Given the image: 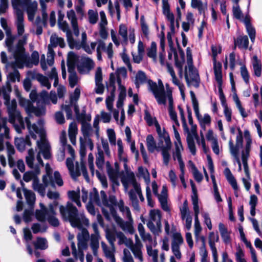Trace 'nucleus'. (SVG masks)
I'll return each instance as SVG.
<instances>
[{"label":"nucleus","instance_id":"obj_1","mask_svg":"<svg viewBox=\"0 0 262 262\" xmlns=\"http://www.w3.org/2000/svg\"><path fill=\"white\" fill-rule=\"evenodd\" d=\"M25 121L32 138L36 139V134H38L40 137V140L36 142L37 146L39 149L36 156L37 163L34 164L33 162L35 159L33 149L28 150V156L26 157V162L28 166L37 170L40 167L43 166V161L40 156L41 154H42L45 159H48L50 158L51 147L45 137V130L43 127L44 121L42 119H39L36 124H31L29 119L26 118Z\"/></svg>","mask_w":262,"mask_h":262},{"label":"nucleus","instance_id":"obj_2","mask_svg":"<svg viewBox=\"0 0 262 262\" xmlns=\"http://www.w3.org/2000/svg\"><path fill=\"white\" fill-rule=\"evenodd\" d=\"M59 211L62 220L70 222L73 227L81 229L82 225H89V220L84 212L82 211L78 213L77 208L71 202H67L65 206H59Z\"/></svg>","mask_w":262,"mask_h":262},{"label":"nucleus","instance_id":"obj_3","mask_svg":"<svg viewBox=\"0 0 262 262\" xmlns=\"http://www.w3.org/2000/svg\"><path fill=\"white\" fill-rule=\"evenodd\" d=\"M135 83L137 88L147 83L148 89L152 93L158 103H164L165 90L161 81H159L158 85L156 82L149 79L144 72L139 71L136 74Z\"/></svg>","mask_w":262,"mask_h":262},{"label":"nucleus","instance_id":"obj_4","mask_svg":"<svg viewBox=\"0 0 262 262\" xmlns=\"http://www.w3.org/2000/svg\"><path fill=\"white\" fill-rule=\"evenodd\" d=\"M156 131L158 135V148L161 151L163 163L168 165L170 159L169 150L171 148L170 137L164 128H161L160 124H157Z\"/></svg>","mask_w":262,"mask_h":262},{"label":"nucleus","instance_id":"obj_5","mask_svg":"<svg viewBox=\"0 0 262 262\" xmlns=\"http://www.w3.org/2000/svg\"><path fill=\"white\" fill-rule=\"evenodd\" d=\"M78 240V251L75 243L72 242L71 243V249L72 250V254L76 258L79 259L81 262L84 261L83 250H86L88 248V241L91 239V236L87 229L82 228L81 231L77 234Z\"/></svg>","mask_w":262,"mask_h":262},{"label":"nucleus","instance_id":"obj_6","mask_svg":"<svg viewBox=\"0 0 262 262\" xmlns=\"http://www.w3.org/2000/svg\"><path fill=\"white\" fill-rule=\"evenodd\" d=\"M57 204V202L55 201L53 204H50L49 208L47 209L42 203H40L41 209L36 211V217L37 220L41 222L47 220L51 225L55 227L58 226L59 225V221L56 217L55 211Z\"/></svg>","mask_w":262,"mask_h":262},{"label":"nucleus","instance_id":"obj_7","mask_svg":"<svg viewBox=\"0 0 262 262\" xmlns=\"http://www.w3.org/2000/svg\"><path fill=\"white\" fill-rule=\"evenodd\" d=\"M117 238L118 239V244H125L127 247L130 248L134 257L140 260L143 261L144 258L143 252L141 251V245L138 243L137 245H134L133 241L129 238H127L124 234L121 232H116Z\"/></svg>","mask_w":262,"mask_h":262},{"label":"nucleus","instance_id":"obj_8","mask_svg":"<svg viewBox=\"0 0 262 262\" xmlns=\"http://www.w3.org/2000/svg\"><path fill=\"white\" fill-rule=\"evenodd\" d=\"M161 214L158 209H151L149 212V219L147 226L155 234H159L161 231Z\"/></svg>","mask_w":262,"mask_h":262},{"label":"nucleus","instance_id":"obj_9","mask_svg":"<svg viewBox=\"0 0 262 262\" xmlns=\"http://www.w3.org/2000/svg\"><path fill=\"white\" fill-rule=\"evenodd\" d=\"M20 36L17 44V52L15 53V62L17 67H21L24 63L28 64V58L23 47L27 43L28 35L24 34Z\"/></svg>","mask_w":262,"mask_h":262},{"label":"nucleus","instance_id":"obj_10","mask_svg":"<svg viewBox=\"0 0 262 262\" xmlns=\"http://www.w3.org/2000/svg\"><path fill=\"white\" fill-rule=\"evenodd\" d=\"M244 137L246 144L242 151V160L244 166V169L246 175L248 179H250V173L249 171L248 159L250 156V151L251 149L252 139L250 132L247 130H244Z\"/></svg>","mask_w":262,"mask_h":262},{"label":"nucleus","instance_id":"obj_11","mask_svg":"<svg viewBox=\"0 0 262 262\" xmlns=\"http://www.w3.org/2000/svg\"><path fill=\"white\" fill-rule=\"evenodd\" d=\"M74 159L73 158H68L66 160V165L71 177L75 179L82 174L84 178L88 181L89 179V176L84 164L80 163V164H79L78 163H76L75 168H74L73 163Z\"/></svg>","mask_w":262,"mask_h":262},{"label":"nucleus","instance_id":"obj_12","mask_svg":"<svg viewBox=\"0 0 262 262\" xmlns=\"http://www.w3.org/2000/svg\"><path fill=\"white\" fill-rule=\"evenodd\" d=\"M50 43L48 45V51L47 53V62L49 66H53L54 62L55 53L53 48L59 46L60 48H63L65 46L64 39L57 36L55 34H53L50 37Z\"/></svg>","mask_w":262,"mask_h":262},{"label":"nucleus","instance_id":"obj_13","mask_svg":"<svg viewBox=\"0 0 262 262\" xmlns=\"http://www.w3.org/2000/svg\"><path fill=\"white\" fill-rule=\"evenodd\" d=\"M152 189L154 194L158 196L162 209L166 211H169V207L167 205L168 194L166 186L165 185H163L160 194H159L157 184L155 181H154L152 182Z\"/></svg>","mask_w":262,"mask_h":262},{"label":"nucleus","instance_id":"obj_14","mask_svg":"<svg viewBox=\"0 0 262 262\" xmlns=\"http://www.w3.org/2000/svg\"><path fill=\"white\" fill-rule=\"evenodd\" d=\"M113 45L110 42L106 46L105 42L102 39L97 40V47L96 48L97 58L99 60H102L101 52H104L108 58L112 60L114 57V52L113 51Z\"/></svg>","mask_w":262,"mask_h":262},{"label":"nucleus","instance_id":"obj_15","mask_svg":"<svg viewBox=\"0 0 262 262\" xmlns=\"http://www.w3.org/2000/svg\"><path fill=\"white\" fill-rule=\"evenodd\" d=\"M183 243V238L180 232L173 233L171 241V251L173 254L178 260H180L182 258L180 246L182 245Z\"/></svg>","mask_w":262,"mask_h":262},{"label":"nucleus","instance_id":"obj_16","mask_svg":"<svg viewBox=\"0 0 262 262\" xmlns=\"http://www.w3.org/2000/svg\"><path fill=\"white\" fill-rule=\"evenodd\" d=\"M47 165V174L43 176L42 179V183H39V179L35 180L32 183L33 189L38 192L41 195L44 196L46 192V188L50 185V171L48 170Z\"/></svg>","mask_w":262,"mask_h":262},{"label":"nucleus","instance_id":"obj_17","mask_svg":"<svg viewBox=\"0 0 262 262\" xmlns=\"http://www.w3.org/2000/svg\"><path fill=\"white\" fill-rule=\"evenodd\" d=\"M185 78L188 86L193 85L198 87L200 83V77L198 71L194 68L185 69Z\"/></svg>","mask_w":262,"mask_h":262},{"label":"nucleus","instance_id":"obj_18","mask_svg":"<svg viewBox=\"0 0 262 262\" xmlns=\"http://www.w3.org/2000/svg\"><path fill=\"white\" fill-rule=\"evenodd\" d=\"M118 32L125 42L129 40L132 44L135 42V30L134 28H127L125 25L120 24L119 26Z\"/></svg>","mask_w":262,"mask_h":262},{"label":"nucleus","instance_id":"obj_19","mask_svg":"<svg viewBox=\"0 0 262 262\" xmlns=\"http://www.w3.org/2000/svg\"><path fill=\"white\" fill-rule=\"evenodd\" d=\"M100 19L98 24V34L100 38L105 40L108 37V21L103 11L99 13Z\"/></svg>","mask_w":262,"mask_h":262},{"label":"nucleus","instance_id":"obj_20","mask_svg":"<svg viewBox=\"0 0 262 262\" xmlns=\"http://www.w3.org/2000/svg\"><path fill=\"white\" fill-rule=\"evenodd\" d=\"M92 228L94 233L91 234L90 239V247L92 250L94 256L98 255V250L99 247V238L100 235L98 232V225L97 223L92 224Z\"/></svg>","mask_w":262,"mask_h":262},{"label":"nucleus","instance_id":"obj_21","mask_svg":"<svg viewBox=\"0 0 262 262\" xmlns=\"http://www.w3.org/2000/svg\"><path fill=\"white\" fill-rule=\"evenodd\" d=\"M229 75L230 77L231 83L232 84V91L234 92L232 96L233 100L242 117L243 118H246L248 116V113L246 112L237 94L235 93V83L233 78V74L232 73H230Z\"/></svg>","mask_w":262,"mask_h":262},{"label":"nucleus","instance_id":"obj_22","mask_svg":"<svg viewBox=\"0 0 262 262\" xmlns=\"http://www.w3.org/2000/svg\"><path fill=\"white\" fill-rule=\"evenodd\" d=\"M173 129L174 131V135L176 139L174 141V149L172 152V157L174 160L176 158H182V152L183 151L184 148L181 141V138L174 125H173Z\"/></svg>","mask_w":262,"mask_h":262},{"label":"nucleus","instance_id":"obj_23","mask_svg":"<svg viewBox=\"0 0 262 262\" xmlns=\"http://www.w3.org/2000/svg\"><path fill=\"white\" fill-rule=\"evenodd\" d=\"M114 219L116 224L123 230L124 231L128 232L130 234H133L134 232V228L133 227V220L127 219V221H124L120 216L114 215Z\"/></svg>","mask_w":262,"mask_h":262},{"label":"nucleus","instance_id":"obj_24","mask_svg":"<svg viewBox=\"0 0 262 262\" xmlns=\"http://www.w3.org/2000/svg\"><path fill=\"white\" fill-rule=\"evenodd\" d=\"M164 103H158L159 104H165L166 103V100L167 98L169 107V115L170 117V119L171 120H172L176 125L179 126L180 124L178 120L177 115L176 112L174 111L173 108V100L172 98V94L171 92L170 91H167L166 92L165 91V95H164Z\"/></svg>","mask_w":262,"mask_h":262},{"label":"nucleus","instance_id":"obj_25","mask_svg":"<svg viewBox=\"0 0 262 262\" xmlns=\"http://www.w3.org/2000/svg\"><path fill=\"white\" fill-rule=\"evenodd\" d=\"M222 51V48L220 46L212 45L211 46L212 57L213 62V71L214 73H216L219 75L220 72H222V64L216 60V56L220 54Z\"/></svg>","mask_w":262,"mask_h":262},{"label":"nucleus","instance_id":"obj_26","mask_svg":"<svg viewBox=\"0 0 262 262\" xmlns=\"http://www.w3.org/2000/svg\"><path fill=\"white\" fill-rule=\"evenodd\" d=\"M162 11L167 20L170 23L171 30H174L175 19L173 14L170 10V6L167 0H162Z\"/></svg>","mask_w":262,"mask_h":262},{"label":"nucleus","instance_id":"obj_27","mask_svg":"<svg viewBox=\"0 0 262 262\" xmlns=\"http://www.w3.org/2000/svg\"><path fill=\"white\" fill-rule=\"evenodd\" d=\"M121 182L125 191L127 190L129 184H131L135 189L140 186L136 181L135 174L132 171L126 173V178H122Z\"/></svg>","mask_w":262,"mask_h":262},{"label":"nucleus","instance_id":"obj_28","mask_svg":"<svg viewBox=\"0 0 262 262\" xmlns=\"http://www.w3.org/2000/svg\"><path fill=\"white\" fill-rule=\"evenodd\" d=\"M101 246L104 256L110 261V262H116L115 253L116 248L115 245L108 246L104 242L101 243Z\"/></svg>","mask_w":262,"mask_h":262},{"label":"nucleus","instance_id":"obj_29","mask_svg":"<svg viewBox=\"0 0 262 262\" xmlns=\"http://www.w3.org/2000/svg\"><path fill=\"white\" fill-rule=\"evenodd\" d=\"M25 5L27 7V13L28 19L30 21L33 20L35 14L37 10L38 4L36 1L32 2L31 0H23Z\"/></svg>","mask_w":262,"mask_h":262},{"label":"nucleus","instance_id":"obj_30","mask_svg":"<svg viewBox=\"0 0 262 262\" xmlns=\"http://www.w3.org/2000/svg\"><path fill=\"white\" fill-rule=\"evenodd\" d=\"M195 116L199 121L201 127L204 130H206V127L209 126L211 124V118L208 114H205L202 115L200 114L199 108L194 110Z\"/></svg>","mask_w":262,"mask_h":262},{"label":"nucleus","instance_id":"obj_31","mask_svg":"<svg viewBox=\"0 0 262 262\" xmlns=\"http://www.w3.org/2000/svg\"><path fill=\"white\" fill-rule=\"evenodd\" d=\"M67 16L70 21L73 33L76 36L79 35V30L78 25L77 18L75 11L73 10H70L67 13Z\"/></svg>","mask_w":262,"mask_h":262},{"label":"nucleus","instance_id":"obj_32","mask_svg":"<svg viewBox=\"0 0 262 262\" xmlns=\"http://www.w3.org/2000/svg\"><path fill=\"white\" fill-rule=\"evenodd\" d=\"M138 231L140 234L142 241L147 243L146 245H151L154 243V246L156 245V242L153 241L151 235L149 233L145 232V228L143 225L140 223L138 225Z\"/></svg>","mask_w":262,"mask_h":262},{"label":"nucleus","instance_id":"obj_33","mask_svg":"<svg viewBox=\"0 0 262 262\" xmlns=\"http://www.w3.org/2000/svg\"><path fill=\"white\" fill-rule=\"evenodd\" d=\"M15 25L17 28V35L22 36L25 33L24 17L23 11L18 10L16 15Z\"/></svg>","mask_w":262,"mask_h":262},{"label":"nucleus","instance_id":"obj_34","mask_svg":"<svg viewBox=\"0 0 262 262\" xmlns=\"http://www.w3.org/2000/svg\"><path fill=\"white\" fill-rule=\"evenodd\" d=\"M95 66L93 60L90 58H84L82 59L81 65L78 67V71L81 73H89Z\"/></svg>","mask_w":262,"mask_h":262},{"label":"nucleus","instance_id":"obj_35","mask_svg":"<svg viewBox=\"0 0 262 262\" xmlns=\"http://www.w3.org/2000/svg\"><path fill=\"white\" fill-rule=\"evenodd\" d=\"M145 52V46L141 40H139L138 43L137 53L133 52V59L134 62L139 63L143 60Z\"/></svg>","mask_w":262,"mask_h":262},{"label":"nucleus","instance_id":"obj_36","mask_svg":"<svg viewBox=\"0 0 262 262\" xmlns=\"http://www.w3.org/2000/svg\"><path fill=\"white\" fill-rule=\"evenodd\" d=\"M77 134V124L75 122H72L69 126L68 135L71 142L74 145L76 144V136Z\"/></svg>","mask_w":262,"mask_h":262},{"label":"nucleus","instance_id":"obj_37","mask_svg":"<svg viewBox=\"0 0 262 262\" xmlns=\"http://www.w3.org/2000/svg\"><path fill=\"white\" fill-rule=\"evenodd\" d=\"M108 10L110 14L112 17H113L116 12L118 20L119 21L120 20L121 11L120 9V5L118 1H116L114 3V5H113L112 2L111 0H109L108 4Z\"/></svg>","mask_w":262,"mask_h":262},{"label":"nucleus","instance_id":"obj_38","mask_svg":"<svg viewBox=\"0 0 262 262\" xmlns=\"http://www.w3.org/2000/svg\"><path fill=\"white\" fill-rule=\"evenodd\" d=\"M219 230L224 242L229 244L231 242V231L228 230L227 227L222 223L219 224Z\"/></svg>","mask_w":262,"mask_h":262},{"label":"nucleus","instance_id":"obj_39","mask_svg":"<svg viewBox=\"0 0 262 262\" xmlns=\"http://www.w3.org/2000/svg\"><path fill=\"white\" fill-rule=\"evenodd\" d=\"M7 37L5 40L6 46L10 52L12 53L14 57L15 58V53L17 52V46H13V43L15 39V37L11 34V32L6 33Z\"/></svg>","mask_w":262,"mask_h":262},{"label":"nucleus","instance_id":"obj_40","mask_svg":"<svg viewBox=\"0 0 262 262\" xmlns=\"http://www.w3.org/2000/svg\"><path fill=\"white\" fill-rule=\"evenodd\" d=\"M180 214L185 229L187 231H189L191 228L192 222V217L190 214V212H181Z\"/></svg>","mask_w":262,"mask_h":262},{"label":"nucleus","instance_id":"obj_41","mask_svg":"<svg viewBox=\"0 0 262 262\" xmlns=\"http://www.w3.org/2000/svg\"><path fill=\"white\" fill-rule=\"evenodd\" d=\"M125 133L126 137V141L128 144H130V150L133 153L135 154V156L137 158L139 157V152L138 150L136 149L135 141L132 140L131 130L127 126L125 128Z\"/></svg>","mask_w":262,"mask_h":262},{"label":"nucleus","instance_id":"obj_42","mask_svg":"<svg viewBox=\"0 0 262 262\" xmlns=\"http://www.w3.org/2000/svg\"><path fill=\"white\" fill-rule=\"evenodd\" d=\"M215 76V78L217 82L218 86H219V96H220V99L221 102V103L222 105L227 104L226 101V98L225 95H224L222 89V85L223 83L222 80V72H220V74L217 75L216 73H214Z\"/></svg>","mask_w":262,"mask_h":262},{"label":"nucleus","instance_id":"obj_43","mask_svg":"<svg viewBox=\"0 0 262 262\" xmlns=\"http://www.w3.org/2000/svg\"><path fill=\"white\" fill-rule=\"evenodd\" d=\"M248 45L249 40L246 35H239L234 40V48L238 47L241 49H247Z\"/></svg>","mask_w":262,"mask_h":262},{"label":"nucleus","instance_id":"obj_44","mask_svg":"<svg viewBox=\"0 0 262 262\" xmlns=\"http://www.w3.org/2000/svg\"><path fill=\"white\" fill-rule=\"evenodd\" d=\"M69 199L73 202L75 203L78 207L82 206L80 200V190H70L67 192Z\"/></svg>","mask_w":262,"mask_h":262},{"label":"nucleus","instance_id":"obj_45","mask_svg":"<svg viewBox=\"0 0 262 262\" xmlns=\"http://www.w3.org/2000/svg\"><path fill=\"white\" fill-rule=\"evenodd\" d=\"M170 49L168 53V58L169 59L171 60L172 58V55L174 54L176 64V66L181 69L182 68L183 63L184 62V53L182 51L180 52V56L182 58V61H179L177 58V54L175 51V49L173 48V47H170Z\"/></svg>","mask_w":262,"mask_h":262},{"label":"nucleus","instance_id":"obj_46","mask_svg":"<svg viewBox=\"0 0 262 262\" xmlns=\"http://www.w3.org/2000/svg\"><path fill=\"white\" fill-rule=\"evenodd\" d=\"M78 59V56L73 52H69L68 54L67 64L68 72L75 70V66L76 61Z\"/></svg>","mask_w":262,"mask_h":262},{"label":"nucleus","instance_id":"obj_47","mask_svg":"<svg viewBox=\"0 0 262 262\" xmlns=\"http://www.w3.org/2000/svg\"><path fill=\"white\" fill-rule=\"evenodd\" d=\"M50 185L53 187H55V184L59 187H61L63 185V181L60 174L58 171H55L53 176H50Z\"/></svg>","mask_w":262,"mask_h":262},{"label":"nucleus","instance_id":"obj_48","mask_svg":"<svg viewBox=\"0 0 262 262\" xmlns=\"http://www.w3.org/2000/svg\"><path fill=\"white\" fill-rule=\"evenodd\" d=\"M107 172L112 182L118 185V178L119 176V171L118 170L115 169L114 168L112 167L108 163H107Z\"/></svg>","mask_w":262,"mask_h":262},{"label":"nucleus","instance_id":"obj_49","mask_svg":"<svg viewBox=\"0 0 262 262\" xmlns=\"http://www.w3.org/2000/svg\"><path fill=\"white\" fill-rule=\"evenodd\" d=\"M186 21L182 23V27L184 31L188 32L190 27L194 25V19L193 14L191 12H188L186 16Z\"/></svg>","mask_w":262,"mask_h":262},{"label":"nucleus","instance_id":"obj_50","mask_svg":"<svg viewBox=\"0 0 262 262\" xmlns=\"http://www.w3.org/2000/svg\"><path fill=\"white\" fill-rule=\"evenodd\" d=\"M191 6L197 9L200 14L204 13L207 8V3H203L201 0H191Z\"/></svg>","mask_w":262,"mask_h":262},{"label":"nucleus","instance_id":"obj_51","mask_svg":"<svg viewBox=\"0 0 262 262\" xmlns=\"http://www.w3.org/2000/svg\"><path fill=\"white\" fill-rule=\"evenodd\" d=\"M16 92L17 93V96L18 97V101L19 105L24 107V108L27 113H29L31 108H32V106L33 105L32 102H31L30 100L26 99L20 96L19 93L17 91H16Z\"/></svg>","mask_w":262,"mask_h":262},{"label":"nucleus","instance_id":"obj_52","mask_svg":"<svg viewBox=\"0 0 262 262\" xmlns=\"http://www.w3.org/2000/svg\"><path fill=\"white\" fill-rule=\"evenodd\" d=\"M26 55L28 58V62L27 63H24L21 67H19V68H22L24 65L27 67H30L32 65H37L39 62V54L37 52H33L32 54L31 57H29L28 55L26 54Z\"/></svg>","mask_w":262,"mask_h":262},{"label":"nucleus","instance_id":"obj_53","mask_svg":"<svg viewBox=\"0 0 262 262\" xmlns=\"http://www.w3.org/2000/svg\"><path fill=\"white\" fill-rule=\"evenodd\" d=\"M6 145L9 165L10 167H13L15 165V160L13 157L15 154V149L14 147L8 143H7Z\"/></svg>","mask_w":262,"mask_h":262},{"label":"nucleus","instance_id":"obj_54","mask_svg":"<svg viewBox=\"0 0 262 262\" xmlns=\"http://www.w3.org/2000/svg\"><path fill=\"white\" fill-rule=\"evenodd\" d=\"M224 173L229 182V183L230 184V185L232 186L234 190H236L238 188L237 184L236 183V181L235 179L234 178V176L232 174L229 168L226 167L224 171Z\"/></svg>","mask_w":262,"mask_h":262},{"label":"nucleus","instance_id":"obj_55","mask_svg":"<svg viewBox=\"0 0 262 262\" xmlns=\"http://www.w3.org/2000/svg\"><path fill=\"white\" fill-rule=\"evenodd\" d=\"M146 145L148 150L150 152H154L156 150H160L156 145L154 137L151 135H148L146 137Z\"/></svg>","mask_w":262,"mask_h":262},{"label":"nucleus","instance_id":"obj_56","mask_svg":"<svg viewBox=\"0 0 262 262\" xmlns=\"http://www.w3.org/2000/svg\"><path fill=\"white\" fill-rule=\"evenodd\" d=\"M15 144L18 149L19 150H24L26 144L29 146L31 145L28 136H26L25 139L22 138L16 139L15 141Z\"/></svg>","mask_w":262,"mask_h":262},{"label":"nucleus","instance_id":"obj_57","mask_svg":"<svg viewBox=\"0 0 262 262\" xmlns=\"http://www.w3.org/2000/svg\"><path fill=\"white\" fill-rule=\"evenodd\" d=\"M117 143L118 146V156L119 160L122 162H127V157L124 152L123 145L121 139H118Z\"/></svg>","mask_w":262,"mask_h":262},{"label":"nucleus","instance_id":"obj_58","mask_svg":"<svg viewBox=\"0 0 262 262\" xmlns=\"http://www.w3.org/2000/svg\"><path fill=\"white\" fill-rule=\"evenodd\" d=\"M147 253L148 256L151 257L152 262H159L158 261V250L153 249L152 245H146Z\"/></svg>","mask_w":262,"mask_h":262},{"label":"nucleus","instance_id":"obj_59","mask_svg":"<svg viewBox=\"0 0 262 262\" xmlns=\"http://www.w3.org/2000/svg\"><path fill=\"white\" fill-rule=\"evenodd\" d=\"M138 171V177H142L144 179L145 183L147 184V186H149V183L150 182V176L149 173L147 169L145 168L140 166L139 167Z\"/></svg>","mask_w":262,"mask_h":262},{"label":"nucleus","instance_id":"obj_60","mask_svg":"<svg viewBox=\"0 0 262 262\" xmlns=\"http://www.w3.org/2000/svg\"><path fill=\"white\" fill-rule=\"evenodd\" d=\"M144 119L149 126L155 125L156 129L157 124H159L156 117L151 116L147 110L144 111Z\"/></svg>","mask_w":262,"mask_h":262},{"label":"nucleus","instance_id":"obj_61","mask_svg":"<svg viewBox=\"0 0 262 262\" xmlns=\"http://www.w3.org/2000/svg\"><path fill=\"white\" fill-rule=\"evenodd\" d=\"M88 21L91 25H95L98 20V13L97 10H89L88 12Z\"/></svg>","mask_w":262,"mask_h":262},{"label":"nucleus","instance_id":"obj_62","mask_svg":"<svg viewBox=\"0 0 262 262\" xmlns=\"http://www.w3.org/2000/svg\"><path fill=\"white\" fill-rule=\"evenodd\" d=\"M98 152L96 155V163L97 166L101 169L103 167L104 163V158L103 150L100 147H98Z\"/></svg>","mask_w":262,"mask_h":262},{"label":"nucleus","instance_id":"obj_63","mask_svg":"<svg viewBox=\"0 0 262 262\" xmlns=\"http://www.w3.org/2000/svg\"><path fill=\"white\" fill-rule=\"evenodd\" d=\"M115 89L114 88L105 100L106 108L110 112H112L114 110L113 102L115 99Z\"/></svg>","mask_w":262,"mask_h":262},{"label":"nucleus","instance_id":"obj_64","mask_svg":"<svg viewBox=\"0 0 262 262\" xmlns=\"http://www.w3.org/2000/svg\"><path fill=\"white\" fill-rule=\"evenodd\" d=\"M36 249L45 250L48 247V242L46 238L37 237L36 242L34 243Z\"/></svg>","mask_w":262,"mask_h":262}]
</instances>
